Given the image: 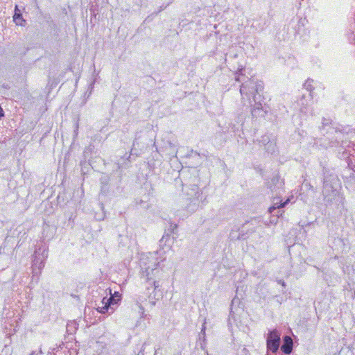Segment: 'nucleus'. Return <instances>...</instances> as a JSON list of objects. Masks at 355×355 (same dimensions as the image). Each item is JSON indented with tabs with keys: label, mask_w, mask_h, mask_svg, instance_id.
<instances>
[{
	"label": "nucleus",
	"mask_w": 355,
	"mask_h": 355,
	"mask_svg": "<svg viewBox=\"0 0 355 355\" xmlns=\"http://www.w3.org/2000/svg\"><path fill=\"white\" fill-rule=\"evenodd\" d=\"M262 88V85L257 83L254 79L248 80V81L243 83L240 87V93L242 96V99L243 100L244 96H245L247 99L250 101V96H255V93H258Z\"/></svg>",
	"instance_id": "f257e3e1"
},
{
	"label": "nucleus",
	"mask_w": 355,
	"mask_h": 355,
	"mask_svg": "<svg viewBox=\"0 0 355 355\" xmlns=\"http://www.w3.org/2000/svg\"><path fill=\"white\" fill-rule=\"evenodd\" d=\"M48 257V252L45 249L35 250L33 260V272L34 275L40 274L44 267L45 261Z\"/></svg>",
	"instance_id": "f03ea898"
},
{
	"label": "nucleus",
	"mask_w": 355,
	"mask_h": 355,
	"mask_svg": "<svg viewBox=\"0 0 355 355\" xmlns=\"http://www.w3.org/2000/svg\"><path fill=\"white\" fill-rule=\"evenodd\" d=\"M280 336L281 333L277 329H273L268 333L266 339L268 350H270L273 353L278 350L280 344Z\"/></svg>",
	"instance_id": "7ed1b4c3"
},
{
	"label": "nucleus",
	"mask_w": 355,
	"mask_h": 355,
	"mask_svg": "<svg viewBox=\"0 0 355 355\" xmlns=\"http://www.w3.org/2000/svg\"><path fill=\"white\" fill-rule=\"evenodd\" d=\"M159 271L157 268H147L145 271L143 272V276L146 278V282H148L149 285H152L155 290L159 286V282L155 281L152 276L155 275Z\"/></svg>",
	"instance_id": "20e7f679"
},
{
	"label": "nucleus",
	"mask_w": 355,
	"mask_h": 355,
	"mask_svg": "<svg viewBox=\"0 0 355 355\" xmlns=\"http://www.w3.org/2000/svg\"><path fill=\"white\" fill-rule=\"evenodd\" d=\"M118 301L119 300H117V299H116L114 296H111L109 298L103 297L101 302L103 304H104V306L102 307L98 306L96 309V312L100 313H105L108 311L109 307H110L111 305L116 304Z\"/></svg>",
	"instance_id": "39448f33"
},
{
	"label": "nucleus",
	"mask_w": 355,
	"mask_h": 355,
	"mask_svg": "<svg viewBox=\"0 0 355 355\" xmlns=\"http://www.w3.org/2000/svg\"><path fill=\"white\" fill-rule=\"evenodd\" d=\"M283 340L284 343L281 347V349L286 354L291 353L293 345V339L290 336H286L284 337Z\"/></svg>",
	"instance_id": "423d86ee"
},
{
	"label": "nucleus",
	"mask_w": 355,
	"mask_h": 355,
	"mask_svg": "<svg viewBox=\"0 0 355 355\" xmlns=\"http://www.w3.org/2000/svg\"><path fill=\"white\" fill-rule=\"evenodd\" d=\"M13 21L17 25L24 26L25 20L23 19L20 10L18 9V6H16L15 8V15L13 16Z\"/></svg>",
	"instance_id": "0eeeda50"
},
{
	"label": "nucleus",
	"mask_w": 355,
	"mask_h": 355,
	"mask_svg": "<svg viewBox=\"0 0 355 355\" xmlns=\"http://www.w3.org/2000/svg\"><path fill=\"white\" fill-rule=\"evenodd\" d=\"M78 324L75 320L69 321L66 327L67 331L69 334H73L78 329Z\"/></svg>",
	"instance_id": "6e6552de"
},
{
	"label": "nucleus",
	"mask_w": 355,
	"mask_h": 355,
	"mask_svg": "<svg viewBox=\"0 0 355 355\" xmlns=\"http://www.w3.org/2000/svg\"><path fill=\"white\" fill-rule=\"evenodd\" d=\"M253 99L254 101V104L252 105V108L251 112L253 116H257L258 114V112L261 110H262L263 107L262 104L260 102H256L255 96L253 97Z\"/></svg>",
	"instance_id": "1a4fd4ad"
},
{
	"label": "nucleus",
	"mask_w": 355,
	"mask_h": 355,
	"mask_svg": "<svg viewBox=\"0 0 355 355\" xmlns=\"http://www.w3.org/2000/svg\"><path fill=\"white\" fill-rule=\"evenodd\" d=\"M288 201L289 200H286L284 202H275L274 205L269 208V212L272 213L275 209L277 208L285 207V205L288 203Z\"/></svg>",
	"instance_id": "9d476101"
},
{
	"label": "nucleus",
	"mask_w": 355,
	"mask_h": 355,
	"mask_svg": "<svg viewBox=\"0 0 355 355\" xmlns=\"http://www.w3.org/2000/svg\"><path fill=\"white\" fill-rule=\"evenodd\" d=\"M311 82L312 80L311 81L310 80H307L306 82L304 84V87L310 92L313 89Z\"/></svg>",
	"instance_id": "9b49d317"
},
{
	"label": "nucleus",
	"mask_w": 355,
	"mask_h": 355,
	"mask_svg": "<svg viewBox=\"0 0 355 355\" xmlns=\"http://www.w3.org/2000/svg\"><path fill=\"white\" fill-rule=\"evenodd\" d=\"M85 164H86V162H82L80 163V165H81V171H82V172H83V175H85V174H87V167H86L85 166H84V165H85Z\"/></svg>",
	"instance_id": "f8f14e48"
},
{
	"label": "nucleus",
	"mask_w": 355,
	"mask_h": 355,
	"mask_svg": "<svg viewBox=\"0 0 355 355\" xmlns=\"http://www.w3.org/2000/svg\"><path fill=\"white\" fill-rule=\"evenodd\" d=\"M42 352L41 349H40L39 351L37 352H32L30 355H42Z\"/></svg>",
	"instance_id": "ddd939ff"
},
{
	"label": "nucleus",
	"mask_w": 355,
	"mask_h": 355,
	"mask_svg": "<svg viewBox=\"0 0 355 355\" xmlns=\"http://www.w3.org/2000/svg\"><path fill=\"white\" fill-rule=\"evenodd\" d=\"M277 283H278L279 284H281V285H282V286H284V287L286 286V284H285L284 281V280H282V279H279V280H277Z\"/></svg>",
	"instance_id": "4468645a"
},
{
	"label": "nucleus",
	"mask_w": 355,
	"mask_h": 355,
	"mask_svg": "<svg viewBox=\"0 0 355 355\" xmlns=\"http://www.w3.org/2000/svg\"><path fill=\"white\" fill-rule=\"evenodd\" d=\"M329 120H325L324 119L323 120V122H322V127L324 128L326 125H327L329 124Z\"/></svg>",
	"instance_id": "2eb2a0df"
},
{
	"label": "nucleus",
	"mask_w": 355,
	"mask_h": 355,
	"mask_svg": "<svg viewBox=\"0 0 355 355\" xmlns=\"http://www.w3.org/2000/svg\"><path fill=\"white\" fill-rule=\"evenodd\" d=\"M205 329H206V327H205V323L203 324V325H202V329H201V334H202L203 335H205Z\"/></svg>",
	"instance_id": "dca6fc26"
},
{
	"label": "nucleus",
	"mask_w": 355,
	"mask_h": 355,
	"mask_svg": "<svg viewBox=\"0 0 355 355\" xmlns=\"http://www.w3.org/2000/svg\"><path fill=\"white\" fill-rule=\"evenodd\" d=\"M113 296L115 297V298L117 299V300H120V295H119L118 292H115V293Z\"/></svg>",
	"instance_id": "f3484780"
},
{
	"label": "nucleus",
	"mask_w": 355,
	"mask_h": 355,
	"mask_svg": "<svg viewBox=\"0 0 355 355\" xmlns=\"http://www.w3.org/2000/svg\"><path fill=\"white\" fill-rule=\"evenodd\" d=\"M3 116V110L1 108V107L0 106V118Z\"/></svg>",
	"instance_id": "a211bd4d"
},
{
	"label": "nucleus",
	"mask_w": 355,
	"mask_h": 355,
	"mask_svg": "<svg viewBox=\"0 0 355 355\" xmlns=\"http://www.w3.org/2000/svg\"><path fill=\"white\" fill-rule=\"evenodd\" d=\"M236 81H238V82L241 81V78H240V76H239H239H237L236 77Z\"/></svg>",
	"instance_id": "6ab92c4d"
}]
</instances>
